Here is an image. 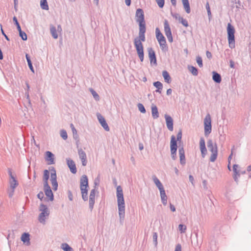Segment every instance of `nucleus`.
Instances as JSON below:
<instances>
[{
    "label": "nucleus",
    "instance_id": "f257e3e1",
    "mask_svg": "<svg viewBox=\"0 0 251 251\" xmlns=\"http://www.w3.org/2000/svg\"><path fill=\"white\" fill-rule=\"evenodd\" d=\"M146 26L139 27V36L134 40V45L136 48L138 57L141 62L144 60V53L142 42L146 40L145 32Z\"/></svg>",
    "mask_w": 251,
    "mask_h": 251
},
{
    "label": "nucleus",
    "instance_id": "f03ea898",
    "mask_svg": "<svg viewBox=\"0 0 251 251\" xmlns=\"http://www.w3.org/2000/svg\"><path fill=\"white\" fill-rule=\"evenodd\" d=\"M116 195L120 220L122 221L124 220L125 216V203L123 190L120 186L117 187Z\"/></svg>",
    "mask_w": 251,
    "mask_h": 251
},
{
    "label": "nucleus",
    "instance_id": "7ed1b4c3",
    "mask_svg": "<svg viewBox=\"0 0 251 251\" xmlns=\"http://www.w3.org/2000/svg\"><path fill=\"white\" fill-rule=\"evenodd\" d=\"M182 138V132L180 130L177 134L176 139L174 135H172L171 138L170 142V150L171 157L173 160H175L176 158V151H177V141H180Z\"/></svg>",
    "mask_w": 251,
    "mask_h": 251
},
{
    "label": "nucleus",
    "instance_id": "20e7f679",
    "mask_svg": "<svg viewBox=\"0 0 251 251\" xmlns=\"http://www.w3.org/2000/svg\"><path fill=\"white\" fill-rule=\"evenodd\" d=\"M39 210L40 213L38 217V221L40 223L45 225L50 214L49 209L47 205L41 203L39 207Z\"/></svg>",
    "mask_w": 251,
    "mask_h": 251
},
{
    "label": "nucleus",
    "instance_id": "39448f33",
    "mask_svg": "<svg viewBox=\"0 0 251 251\" xmlns=\"http://www.w3.org/2000/svg\"><path fill=\"white\" fill-rule=\"evenodd\" d=\"M80 188L82 195V198L84 201L88 200V179L86 175H83L80 180Z\"/></svg>",
    "mask_w": 251,
    "mask_h": 251
},
{
    "label": "nucleus",
    "instance_id": "423d86ee",
    "mask_svg": "<svg viewBox=\"0 0 251 251\" xmlns=\"http://www.w3.org/2000/svg\"><path fill=\"white\" fill-rule=\"evenodd\" d=\"M207 146L209 151L211 152L210 157V161L213 162L216 160L218 156V147L217 144L214 143L212 140L209 139L207 141Z\"/></svg>",
    "mask_w": 251,
    "mask_h": 251
},
{
    "label": "nucleus",
    "instance_id": "0eeeda50",
    "mask_svg": "<svg viewBox=\"0 0 251 251\" xmlns=\"http://www.w3.org/2000/svg\"><path fill=\"white\" fill-rule=\"evenodd\" d=\"M227 39L229 44V47L231 49L235 48V29L234 27L228 23L227 27Z\"/></svg>",
    "mask_w": 251,
    "mask_h": 251
},
{
    "label": "nucleus",
    "instance_id": "6e6552de",
    "mask_svg": "<svg viewBox=\"0 0 251 251\" xmlns=\"http://www.w3.org/2000/svg\"><path fill=\"white\" fill-rule=\"evenodd\" d=\"M9 187L7 189V193L9 198H12L14 194L16 188L18 186L19 183L16 177L9 179Z\"/></svg>",
    "mask_w": 251,
    "mask_h": 251
},
{
    "label": "nucleus",
    "instance_id": "1a4fd4ad",
    "mask_svg": "<svg viewBox=\"0 0 251 251\" xmlns=\"http://www.w3.org/2000/svg\"><path fill=\"white\" fill-rule=\"evenodd\" d=\"M135 17L136 21L139 24V27L146 26L144 14L143 9L138 8L136 10Z\"/></svg>",
    "mask_w": 251,
    "mask_h": 251
},
{
    "label": "nucleus",
    "instance_id": "9d476101",
    "mask_svg": "<svg viewBox=\"0 0 251 251\" xmlns=\"http://www.w3.org/2000/svg\"><path fill=\"white\" fill-rule=\"evenodd\" d=\"M50 181L52 186V189L54 191H56L58 188V183L57 181V176L56 170L53 167L50 169Z\"/></svg>",
    "mask_w": 251,
    "mask_h": 251
},
{
    "label": "nucleus",
    "instance_id": "9b49d317",
    "mask_svg": "<svg viewBox=\"0 0 251 251\" xmlns=\"http://www.w3.org/2000/svg\"><path fill=\"white\" fill-rule=\"evenodd\" d=\"M98 119L100 124L102 127L107 131H109V127L105 120L104 117L100 114L98 113L97 115Z\"/></svg>",
    "mask_w": 251,
    "mask_h": 251
},
{
    "label": "nucleus",
    "instance_id": "f8f14e48",
    "mask_svg": "<svg viewBox=\"0 0 251 251\" xmlns=\"http://www.w3.org/2000/svg\"><path fill=\"white\" fill-rule=\"evenodd\" d=\"M200 149L201 151V156L204 158L207 153V150L205 147V140L203 137L200 138Z\"/></svg>",
    "mask_w": 251,
    "mask_h": 251
},
{
    "label": "nucleus",
    "instance_id": "ddd939ff",
    "mask_svg": "<svg viewBox=\"0 0 251 251\" xmlns=\"http://www.w3.org/2000/svg\"><path fill=\"white\" fill-rule=\"evenodd\" d=\"M148 51L151 63L156 65L157 64V61L155 51L151 48H148Z\"/></svg>",
    "mask_w": 251,
    "mask_h": 251
},
{
    "label": "nucleus",
    "instance_id": "4468645a",
    "mask_svg": "<svg viewBox=\"0 0 251 251\" xmlns=\"http://www.w3.org/2000/svg\"><path fill=\"white\" fill-rule=\"evenodd\" d=\"M164 117L165 118L166 126L168 129L170 131H172L174 129L173 120L172 118L170 115L167 114H165Z\"/></svg>",
    "mask_w": 251,
    "mask_h": 251
},
{
    "label": "nucleus",
    "instance_id": "2eb2a0df",
    "mask_svg": "<svg viewBox=\"0 0 251 251\" xmlns=\"http://www.w3.org/2000/svg\"><path fill=\"white\" fill-rule=\"evenodd\" d=\"M78 154L79 158L81 160L82 166H85L87 163L86 153L82 150V149H80L78 150Z\"/></svg>",
    "mask_w": 251,
    "mask_h": 251
},
{
    "label": "nucleus",
    "instance_id": "dca6fc26",
    "mask_svg": "<svg viewBox=\"0 0 251 251\" xmlns=\"http://www.w3.org/2000/svg\"><path fill=\"white\" fill-rule=\"evenodd\" d=\"M44 190L45 195L49 198L50 201L53 200V195L51 188L49 184L44 185Z\"/></svg>",
    "mask_w": 251,
    "mask_h": 251
},
{
    "label": "nucleus",
    "instance_id": "f3484780",
    "mask_svg": "<svg viewBox=\"0 0 251 251\" xmlns=\"http://www.w3.org/2000/svg\"><path fill=\"white\" fill-rule=\"evenodd\" d=\"M178 152L180 158V163L182 165L186 164L185 151L183 147H179L178 149Z\"/></svg>",
    "mask_w": 251,
    "mask_h": 251
},
{
    "label": "nucleus",
    "instance_id": "a211bd4d",
    "mask_svg": "<svg viewBox=\"0 0 251 251\" xmlns=\"http://www.w3.org/2000/svg\"><path fill=\"white\" fill-rule=\"evenodd\" d=\"M67 163L72 173L75 174L76 173V168L75 162L70 158L66 159Z\"/></svg>",
    "mask_w": 251,
    "mask_h": 251
},
{
    "label": "nucleus",
    "instance_id": "6ab92c4d",
    "mask_svg": "<svg viewBox=\"0 0 251 251\" xmlns=\"http://www.w3.org/2000/svg\"><path fill=\"white\" fill-rule=\"evenodd\" d=\"M46 160L48 162V165H52L54 164V154L50 151L46 152Z\"/></svg>",
    "mask_w": 251,
    "mask_h": 251
},
{
    "label": "nucleus",
    "instance_id": "aec40b11",
    "mask_svg": "<svg viewBox=\"0 0 251 251\" xmlns=\"http://www.w3.org/2000/svg\"><path fill=\"white\" fill-rule=\"evenodd\" d=\"M30 235L28 233H24L21 236V240L26 245L28 246L30 245Z\"/></svg>",
    "mask_w": 251,
    "mask_h": 251
},
{
    "label": "nucleus",
    "instance_id": "412c9836",
    "mask_svg": "<svg viewBox=\"0 0 251 251\" xmlns=\"http://www.w3.org/2000/svg\"><path fill=\"white\" fill-rule=\"evenodd\" d=\"M152 178L154 183H155L157 187L158 188L159 191L164 189V187L162 184L155 176H153Z\"/></svg>",
    "mask_w": 251,
    "mask_h": 251
},
{
    "label": "nucleus",
    "instance_id": "4be33fe9",
    "mask_svg": "<svg viewBox=\"0 0 251 251\" xmlns=\"http://www.w3.org/2000/svg\"><path fill=\"white\" fill-rule=\"evenodd\" d=\"M159 191L160 194L161 202L164 205H166L167 203V196L166 194L165 190L164 189Z\"/></svg>",
    "mask_w": 251,
    "mask_h": 251
},
{
    "label": "nucleus",
    "instance_id": "5701e85b",
    "mask_svg": "<svg viewBox=\"0 0 251 251\" xmlns=\"http://www.w3.org/2000/svg\"><path fill=\"white\" fill-rule=\"evenodd\" d=\"M212 74L213 80L216 83H220L221 81V76L220 75L216 72H213Z\"/></svg>",
    "mask_w": 251,
    "mask_h": 251
},
{
    "label": "nucleus",
    "instance_id": "b1692460",
    "mask_svg": "<svg viewBox=\"0 0 251 251\" xmlns=\"http://www.w3.org/2000/svg\"><path fill=\"white\" fill-rule=\"evenodd\" d=\"M184 8L186 12L188 14L190 13L191 10L190 7V4L188 0H181Z\"/></svg>",
    "mask_w": 251,
    "mask_h": 251
},
{
    "label": "nucleus",
    "instance_id": "393cba45",
    "mask_svg": "<svg viewBox=\"0 0 251 251\" xmlns=\"http://www.w3.org/2000/svg\"><path fill=\"white\" fill-rule=\"evenodd\" d=\"M151 114L153 119H155L159 117V113L157 107L156 106H152Z\"/></svg>",
    "mask_w": 251,
    "mask_h": 251
},
{
    "label": "nucleus",
    "instance_id": "a878e982",
    "mask_svg": "<svg viewBox=\"0 0 251 251\" xmlns=\"http://www.w3.org/2000/svg\"><path fill=\"white\" fill-rule=\"evenodd\" d=\"M50 176V172L48 170H45L44 171V175H43V180H44V185L49 184H48V179Z\"/></svg>",
    "mask_w": 251,
    "mask_h": 251
},
{
    "label": "nucleus",
    "instance_id": "bb28decb",
    "mask_svg": "<svg viewBox=\"0 0 251 251\" xmlns=\"http://www.w3.org/2000/svg\"><path fill=\"white\" fill-rule=\"evenodd\" d=\"M162 75L164 78L166 82L170 83L171 81V78L167 71H163L162 72Z\"/></svg>",
    "mask_w": 251,
    "mask_h": 251
},
{
    "label": "nucleus",
    "instance_id": "cd10ccee",
    "mask_svg": "<svg viewBox=\"0 0 251 251\" xmlns=\"http://www.w3.org/2000/svg\"><path fill=\"white\" fill-rule=\"evenodd\" d=\"M153 86L157 88L156 90V92H158L159 93H161V90L163 88V85L160 81L154 82L153 83Z\"/></svg>",
    "mask_w": 251,
    "mask_h": 251
},
{
    "label": "nucleus",
    "instance_id": "c85d7f7f",
    "mask_svg": "<svg viewBox=\"0 0 251 251\" xmlns=\"http://www.w3.org/2000/svg\"><path fill=\"white\" fill-rule=\"evenodd\" d=\"M95 195H90L89 196V208L92 211L94 208V205L95 203Z\"/></svg>",
    "mask_w": 251,
    "mask_h": 251
},
{
    "label": "nucleus",
    "instance_id": "c756f323",
    "mask_svg": "<svg viewBox=\"0 0 251 251\" xmlns=\"http://www.w3.org/2000/svg\"><path fill=\"white\" fill-rule=\"evenodd\" d=\"M61 248L64 251H74L73 249L66 243H62L61 245Z\"/></svg>",
    "mask_w": 251,
    "mask_h": 251
},
{
    "label": "nucleus",
    "instance_id": "7c9ffc66",
    "mask_svg": "<svg viewBox=\"0 0 251 251\" xmlns=\"http://www.w3.org/2000/svg\"><path fill=\"white\" fill-rule=\"evenodd\" d=\"M50 31L53 38L54 39H57L58 36L56 31V27L53 25L50 26Z\"/></svg>",
    "mask_w": 251,
    "mask_h": 251
},
{
    "label": "nucleus",
    "instance_id": "2f4dec72",
    "mask_svg": "<svg viewBox=\"0 0 251 251\" xmlns=\"http://www.w3.org/2000/svg\"><path fill=\"white\" fill-rule=\"evenodd\" d=\"M25 58H26V61L27 62V64H28V66L30 70H31V71L32 72H33L34 73V70L31 61L30 60V58L28 54H25Z\"/></svg>",
    "mask_w": 251,
    "mask_h": 251
},
{
    "label": "nucleus",
    "instance_id": "473e14b6",
    "mask_svg": "<svg viewBox=\"0 0 251 251\" xmlns=\"http://www.w3.org/2000/svg\"><path fill=\"white\" fill-rule=\"evenodd\" d=\"M204 135L205 136H208L211 132L212 126L211 125L204 126Z\"/></svg>",
    "mask_w": 251,
    "mask_h": 251
},
{
    "label": "nucleus",
    "instance_id": "72a5a7b5",
    "mask_svg": "<svg viewBox=\"0 0 251 251\" xmlns=\"http://www.w3.org/2000/svg\"><path fill=\"white\" fill-rule=\"evenodd\" d=\"M211 125V119L209 114L206 115L204 119V126H208Z\"/></svg>",
    "mask_w": 251,
    "mask_h": 251
},
{
    "label": "nucleus",
    "instance_id": "f704fd0d",
    "mask_svg": "<svg viewBox=\"0 0 251 251\" xmlns=\"http://www.w3.org/2000/svg\"><path fill=\"white\" fill-rule=\"evenodd\" d=\"M189 71L195 76H197L198 75V69L193 66H189L188 67Z\"/></svg>",
    "mask_w": 251,
    "mask_h": 251
},
{
    "label": "nucleus",
    "instance_id": "c9c22d12",
    "mask_svg": "<svg viewBox=\"0 0 251 251\" xmlns=\"http://www.w3.org/2000/svg\"><path fill=\"white\" fill-rule=\"evenodd\" d=\"M40 6L42 9H49V6L47 0H40Z\"/></svg>",
    "mask_w": 251,
    "mask_h": 251
},
{
    "label": "nucleus",
    "instance_id": "e433bc0d",
    "mask_svg": "<svg viewBox=\"0 0 251 251\" xmlns=\"http://www.w3.org/2000/svg\"><path fill=\"white\" fill-rule=\"evenodd\" d=\"M186 229H187V227H186V226L182 225V224L179 225L178 230L181 233H185L186 230Z\"/></svg>",
    "mask_w": 251,
    "mask_h": 251
},
{
    "label": "nucleus",
    "instance_id": "4c0bfd02",
    "mask_svg": "<svg viewBox=\"0 0 251 251\" xmlns=\"http://www.w3.org/2000/svg\"><path fill=\"white\" fill-rule=\"evenodd\" d=\"M19 32V35L21 37V38L24 40L25 41L27 40V35L22 30V29L18 30Z\"/></svg>",
    "mask_w": 251,
    "mask_h": 251
},
{
    "label": "nucleus",
    "instance_id": "58836bf2",
    "mask_svg": "<svg viewBox=\"0 0 251 251\" xmlns=\"http://www.w3.org/2000/svg\"><path fill=\"white\" fill-rule=\"evenodd\" d=\"M158 42L162 50H163L166 47V41L165 38L163 40H159Z\"/></svg>",
    "mask_w": 251,
    "mask_h": 251
},
{
    "label": "nucleus",
    "instance_id": "ea45409f",
    "mask_svg": "<svg viewBox=\"0 0 251 251\" xmlns=\"http://www.w3.org/2000/svg\"><path fill=\"white\" fill-rule=\"evenodd\" d=\"M164 31L165 32H168L170 31L171 28L170 27L169 24L167 20H165L164 24Z\"/></svg>",
    "mask_w": 251,
    "mask_h": 251
},
{
    "label": "nucleus",
    "instance_id": "a19ab883",
    "mask_svg": "<svg viewBox=\"0 0 251 251\" xmlns=\"http://www.w3.org/2000/svg\"><path fill=\"white\" fill-rule=\"evenodd\" d=\"M60 136L64 140H66L68 138L66 131L64 129H62L60 131Z\"/></svg>",
    "mask_w": 251,
    "mask_h": 251
},
{
    "label": "nucleus",
    "instance_id": "79ce46f5",
    "mask_svg": "<svg viewBox=\"0 0 251 251\" xmlns=\"http://www.w3.org/2000/svg\"><path fill=\"white\" fill-rule=\"evenodd\" d=\"M179 22L185 27H187L189 25L187 21L182 17L179 18Z\"/></svg>",
    "mask_w": 251,
    "mask_h": 251
},
{
    "label": "nucleus",
    "instance_id": "37998d69",
    "mask_svg": "<svg viewBox=\"0 0 251 251\" xmlns=\"http://www.w3.org/2000/svg\"><path fill=\"white\" fill-rule=\"evenodd\" d=\"M70 127L72 129V132L73 134L74 138H75L77 137V130L75 128L74 125L73 124H71Z\"/></svg>",
    "mask_w": 251,
    "mask_h": 251
},
{
    "label": "nucleus",
    "instance_id": "c03bdc74",
    "mask_svg": "<svg viewBox=\"0 0 251 251\" xmlns=\"http://www.w3.org/2000/svg\"><path fill=\"white\" fill-rule=\"evenodd\" d=\"M196 61H197V62L200 68H201L203 66L202 60L201 56H197Z\"/></svg>",
    "mask_w": 251,
    "mask_h": 251
},
{
    "label": "nucleus",
    "instance_id": "a18cd8bd",
    "mask_svg": "<svg viewBox=\"0 0 251 251\" xmlns=\"http://www.w3.org/2000/svg\"><path fill=\"white\" fill-rule=\"evenodd\" d=\"M157 233L156 232H153L152 235V239L155 246L157 245Z\"/></svg>",
    "mask_w": 251,
    "mask_h": 251
},
{
    "label": "nucleus",
    "instance_id": "49530a36",
    "mask_svg": "<svg viewBox=\"0 0 251 251\" xmlns=\"http://www.w3.org/2000/svg\"><path fill=\"white\" fill-rule=\"evenodd\" d=\"M138 108L139 110L142 113H145L146 112V109L144 106V105L142 103L138 104Z\"/></svg>",
    "mask_w": 251,
    "mask_h": 251
},
{
    "label": "nucleus",
    "instance_id": "de8ad7c7",
    "mask_svg": "<svg viewBox=\"0 0 251 251\" xmlns=\"http://www.w3.org/2000/svg\"><path fill=\"white\" fill-rule=\"evenodd\" d=\"M90 91L95 99L96 100H99L100 97L99 95L97 93V92L95 91H94L93 89H91Z\"/></svg>",
    "mask_w": 251,
    "mask_h": 251
},
{
    "label": "nucleus",
    "instance_id": "09e8293b",
    "mask_svg": "<svg viewBox=\"0 0 251 251\" xmlns=\"http://www.w3.org/2000/svg\"><path fill=\"white\" fill-rule=\"evenodd\" d=\"M13 21L15 23V24L17 26V29L18 30H20L21 29V26H20V25L17 20V19L16 17H13Z\"/></svg>",
    "mask_w": 251,
    "mask_h": 251
},
{
    "label": "nucleus",
    "instance_id": "8fccbe9b",
    "mask_svg": "<svg viewBox=\"0 0 251 251\" xmlns=\"http://www.w3.org/2000/svg\"><path fill=\"white\" fill-rule=\"evenodd\" d=\"M158 6L160 8H162L164 5V0H155Z\"/></svg>",
    "mask_w": 251,
    "mask_h": 251
},
{
    "label": "nucleus",
    "instance_id": "3c124183",
    "mask_svg": "<svg viewBox=\"0 0 251 251\" xmlns=\"http://www.w3.org/2000/svg\"><path fill=\"white\" fill-rule=\"evenodd\" d=\"M238 168V165H236V164H234L233 166V170L234 172V174H238V176H240L239 171H238V170H237Z\"/></svg>",
    "mask_w": 251,
    "mask_h": 251
},
{
    "label": "nucleus",
    "instance_id": "603ef678",
    "mask_svg": "<svg viewBox=\"0 0 251 251\" xmlns=\"http://www.w3.org/2000/svg\"><path fill=\"white\" fill-rule=\"evenodd\" d=\"M8 174L9 176V179H12V177H16L12 174V170L10 168L8 169Z\"/></svg>",
    "mask_w": 251,
    "mask_h": 251
},
{
    "label": "nucleus",
    "instance_id": "864d4df0",
    "mask_svg": "<svg viewBox=\"0 0 251 251\" xmlns=\"http://www.w3.org/2000/svg\"><path fill=\"white\" fill-rule=\"evenodd\" d=\"M44 194L43 192H40L37 195L38 198L41 200H42V199L44 198Z\"/></svg>",
    "mask_w": 251,
    "mask_h": 251
},
{
    "label": "nucleus",
    "instance_id": "5fc2aeb1",
    "mask_svg": "<svg viewBox=\"0 0 251 251\" xmlns=\"http://www.w3.org/2000/svg\"><path fill=\"white\" fill-rule=\"evenodd\" d=\"M175 251H182L180 244H178L176 246Z\"/></svg>",
    "mask_w": 251,
    "mask_h": 251
},
{
    "label": "nucleus",
    "instance_id": "6e6d98bb",
    "mask_svg": "<svg viewBox=\"0 0 251 251\" xmlns=\"http://www.w3.org/2000/svg\"><path fill=\"white\" fill-rule=\"evenodd\" d=\"M0 28H1V33L2 34V35L4 36L5 38L7 40V41H9V38L8 37V36L5 34L3 29H2V25H0Z\"/></svg>",
    "mask_w": 251,
    "mask_h": 251
},
{
    "label": "nucleus",
    "instance_id": "4d7b16f0",
    "mask_svg": "<svg viewBox=\"0 0 251 251\" xmlns=\"http://www.w3.org/2000/svg\"><path fill=\"white\" fill-rule=\"evenodd\" d=\"M173 17L175 18L176 20H177L179 21V18H181L179 14L175 13V14H172Z\"/></svg>",
    "mask_w": 251,
    "mask_h": 251
},
{
    "label": "nucleus",
    "instance_id": "13d9d810",
    "mask_svg": "<svg viewBox=\"0 0 251 251\" xmlns=\"http://www.w3.org/2000/svg\"><path fill=\"white\" fill-rule=\"evenodd\" d=\"M156 39L158 41L159 40H163V39H165V37L162 34H160V35H159V36H156Z\"/></svg>",
    "mask_w": 251,
    "mask_h": 251
},
{
    "label": "nucleus",
    "instance_id": "bf43d9fd",
    "mask_svg": "<svg viewBox=\"0 0 251 251\" xmlns=\"http://www.w3.org/2000/svg\"><path fill=\"white\" fill-rule=\"evenodd\" d=\"M206 55L208 59H211L212 57L211 53L208 50H207L206 52Z\"/></svg>",
    "mask_w": 251,
    "mask_h": 251
},
{
    "label": "nucleus",
    "instance_id": "052dcab7",
    "mask_svg": "<svg viewBox=\"0 0 251 251\" xmlns=\"http://www.w3.org/2000/svg\"><path fill=\"white\" fill-rule=\"evenodd\" d=\"M68 198L70 201H72L73 200V196L71 191H69L68 193Z\"/></svg>",
    "mask_w": 251,
    "mask_h": 251
},
{
    "label": "nucleus",
    "instance_id": "680f3d73",
    "mask_svg": "<svg viewBox=\"0 0 251 251\" xmlns=\"http://www.w3.org/2000/svg\"><path fill=\"white\" fill-rule=\"evenodd\" d=\"M170 208L172 211L175 212L176 211V208L174 205H173L171 203H170Z\"/></svg>",
    "mask_w": 251,
    "mask_h": 251
},
{
    "label": "nucleus",
    "instance_id": "e2e57ef3",
    "mask_svg": "<svg viewBox=\"0 0 251 251\" xmlns=\"http://www.w3.org/2000/svg\"><path fill=\"white\" fill-rule=\"evenodd\" d=\"M167 39H168V41L169 42H170V43L173 42V36H172V34L171 35H169V36H167Z\"/></svg>",
    "mask_w": 251,
    "mask_h": 251
},
{
    "label": "nucleus",
    "instance_id": "0e129e2a",
    "mask_svg": "<svg viewBox=\"0 0 251 251\" xmlns=\"http://www.w3.org/2000/svg\"><path fill=\"white\" fill-rule=\"evenodd\" d=\"M96 192V187H95V188L94 189H93L91 190L90 195H95Z\"/></svg>",
    "mask_w": 251,
    "mask_h": 251
},
{
    "label": "nucleus",
    "instance_id": "69168bd1",
    "mask_svg": "<svg viewBox=\"0 0 251 251\" xmlns=\"http://www.w3.org/2000/svg\"><path fill=\"white\" fill-rule=\"evenodd\" d=\"M189 181L193 185L194 184V179L193 176L192 175H190L189 176Z\"/></svg>",
    "mask_w": 251,
    "mask_h": 251
},
{
    "label": "nucleus",
    "instance_id": "338daca9",
    "mask_svg": "<svg viewBox=\"0 0 251 251\" xmlns=\"http://www.w3.org/2000/svg\"><path fill=\"white\" fill-rule=\"evenodd\" d=\"M156 36H159L160 34H162L158 28H156L155 29Z\"/></svg>",
    "mask_w": 251,
    "mask_h": 251
},
{
    "label": "nucleus",
    "instance_id": "774afa93",
    "mask_svg": "<svg viewBox=\"0 0 251 251\" xmlns=\"http://www.w3.org/2000/svg\"><path fill=\"white\" fill-rule=\"evenodd\" d=\"M14 8L15 10H17V6L18 3V0H14Z\"/></svg>",
    "mask_w": 251,
    "mask_h": 251
}]
</instances>
